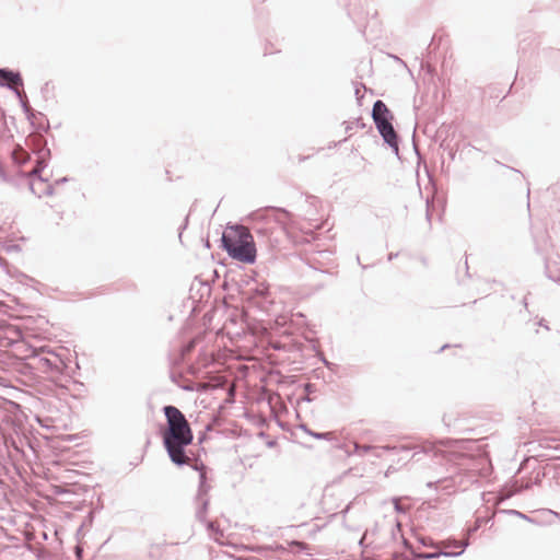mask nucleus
Instances as JSON below:
<instances>
[{
    "instance_id": "2",
    "label": "nucleus",
    "mask_w": 560,
    "mask_h": 560,
    "mask_svg": "<svg viewBox=\"0 0 560 560\" xmlns=\"http://www.w3.org/2000/svg\"><path fill=\"white\" fill-rule=\"evenodd\" d=\"M228 254L235 260L253 264L256 259V245L249 230L243 225L230 226L222 235Z\"/></svg>"
},
{
    "instance_id": "12",
    "label": "nucleus",
    "mask_w": 560,
    "mask_h": 560,
    "mask_svg": "<svg viewBox=\"0 0 560 560\" xmlns=\"http://www.w3.org/2000/svg\"><path fill=\"white\" fill-rule=\"evenodd\" d=\"M32 141H39L40 142V136L36 135L31 138Z\"/></svg>"
},
{
    "instance_id": "11",
    "label": "nucleus",
    "mask_w": 560,
    "mask_h": 560,
    "mask_svg": "<svg viewBox=\"0 0 560 560\" xmlns=\"http://www.w3.org/2000/svg\"><path fill=\"white\" fill-rule=\"evenodd\" d=\"M454 546H455L456 548H460V549H463V547H464V546H463V544H460V542H455V544H454ZM462 551H463V550H460V551L456 552L455 555H459Z\"/></svg>"
},
{
    "instance_id": "7",
    "label": "nucleus",
    "mask_w": 560,
    "mask_h": 560,
    "mask_svg": "<svg viewBox=\"0 0 560 560\" xmlns=\"http://www.w3.org/2000/svg\"><path fill=\"white\" fill-rule=\"evenodd\" d=\"M12 159L18 165H23L30 160V154L21 145H18L12 152Z\"/></svg>"
},
{
    "instance_id": "3",
    "label": "nucleus",
    "mask_w": 560,
    "mask_h": 560,
    "mask_svg": "<svg viewBox=\"0 0 560 560\" xmlns=\"http://www.w3.org/2000/svg\"><path fill=\"white\" fill-rule=\"evenodd\" d=\"M372 117L384 140L390 145H396L397 135L392 125L393 115L385 103L382 101L374 103Z\"/></svg>"
},
{
    "instance_id": "9",
    "label": "nucleus",
    "mask_w": 560,
    "mask_h": 560,
    "mask_svg": "<svg viewBox=\"0 0 560 560\" xmlns=\"http://www.w3.org/2000/svg\"><path fill=\"white\" fill-rule=\"evenodd\" d=\"M441 553H427L424 555L423 557L424 558H434V557H439ZM442 555H445V556H448L451 555L450 552H443Z\"/></svg>"
},
{
    "instance_id": "4",
    "label": "nucleus",
    "mask_w": 560,
    "mask_h": 560,
    "mask_svg": "<svg viewBox=\"0 0 560 560\" xmlns=\"http://www.w3.org/2000/svg\"><path fill=\"white\" fill-rule=\"evenodd\" d=\"M45 165L42 161H37V165L28 173L30 188L38 197L49 195L51 192V184L48 178L43 176Z\"/></svg>"
},
{
    "instance_id": "8",
    "label": "nucleus",
    "mask_w": 560,
    "mask_h": 560,
    "mask_svg": "<svg viewBox=\"0 0 560 560\" xmlns=\"http://www.w3.org/2000/svg\"><path fill=\"white\" fill-rule=\"evenodd\" d=\"M209 529L211 530L213 539L220 544H223V533L219 529L217 523H209Z\"/></svg>"
},
{
    "instance_id": "13",
    "label": "nucleus",
    "mask_w": 560,
    "mask_h": 560,
    "mask_svg": "<svg viewBox=\"0 0 560 560\" xmlns=\"http://www.w3.org/2000/svg\"><path fill=\"white\" fill-rule=\"evenodd\" d=\"M370 448H371L370 446H362V447H360V450L362 452H364V453L368 452Z\"/></svg>"
},
{
    "instance_id": "6",
    "label": "nucleus",
    "mask_w": 560,
    "mask_h": 560,
    "mask_svg": "<svg viewBox=\"0 0 560 560\" xmlns=\"http://www.w3.org/2000/svg\"><path fill=\"white\" fill-rule=\"evenodd\" d=\"M0 84H7L10 88L16 89L20 84H22V80L19 74L1 69Z\"/></svg>"
},
{
    "instance_id": "5",
    "label": "nucleus",
    "mask_w": 560,
    "mask_h": 560,
    "mask_svg": "<svg viewBox=\"0 0 560 560\" xmlns=\"http://www.w3.org/2000/svg\"><path fill=\"white\" fill-rule=\"evenodd\" d=\"M264 218L268 221H275L284 225L289 221V213L282 209L270 208L265 211Z\"/></svg>"
},
{
    "instance_id": "15",
    "label": "nucleus",
    "mask_w": 560,
    "mask_h": 560,
    "mask_svg": "<svg viewBox=\"0 0 560 560\" xmlns=\"http://www.w3.org/2000/svg\"><path fill=\"white\" fill-rule=\"evenodd\" d=\"M43 160H44V156H40V161H42V162H44ZM43 164L46 166V164H45V163H43Z\"/></svg>"
},
{
    "instance_id": "10",
    "label": "nucleus",
    "mask_w": 560,
    "mask_h": 560,
    "mask_svg": "<svg viewBox=\"0 0 560 560\" xmlns=\"http://www.w3.org/2000/svg\"><path fill=\"white\" fill-rule=\"evenodd\" d=\"M0 176L4 179V180H9V176L7 175V173L4 172L3 167L0 165Z\"/></svg>"
},
{
    "instance_id": "1",
    "label": "nucleus",
    "mask_w": 560,
    "mask_h": 560,
    "mask_svg": "<svg viewBox=\"0 0 560 560\" xmlns=\"http://www.w3.org/2000/svg\"><path fill=\"white\" fill-rule=\"evenodd\" d=\"M167 427L162 431L164 446L173 463L189 464L190 458L184 447L191 444L194 434L184 413L174 406L164 408Z\"/></svg>"
},
{
    "instance_id": "14",
    "label": "nucleus",
    "mask_w": 560,
    "mask_h": 560,
    "mask_svg": "<svg viewBox=\"0 0 560 560\" xmlns=\"http://www.w3.org/2000/svg\"><path fill=\"white\" fill-rule=\"evenodd\" d=\"M294 545L301 547V548H305V544L304 542H293Z\"/></svg>"
}]
</instances>
